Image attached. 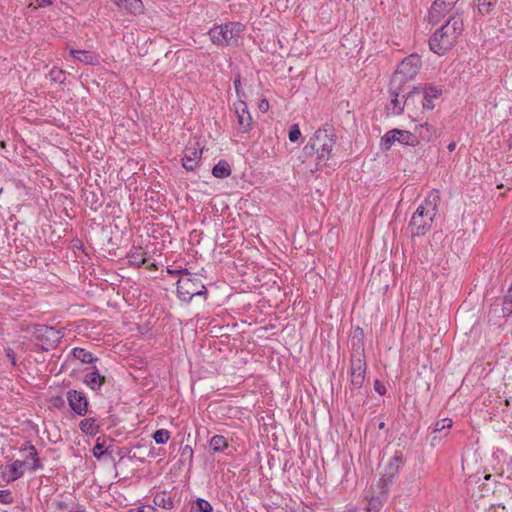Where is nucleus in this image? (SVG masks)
Segmentation results:
<instances>
[{
  "mask_svg": "<svg viewBox=\"0 0 512 512\" xmlns=\"http://www.w3.org/2000/svg\"><path fill=\"white\" fill-rule=\"evenodd\" d=\"M440 202L439 193L431 191L417 207L408 224L412 236H423L431 228L438 212Z\"/></svg>",
  "mask_w": 512,
  "mask_h": 512,
  "instance_id": "f257e3e1",
  "label": "nucleus"
},
{
  "mask_svg": "<svg viewBox=\"0 0 512 512\" xmlns=\"http://www.w3.org/2000/svg\"><path fill=\"white\" fill-rule=\"evenodd\" d=\"M462 31L463 20L459 16H451L429 39L430 49L438 55L445 54L455 45Z\"/></svg>",
  "mask_w": 512,
  "mask_h": 512,
  "instance_id": "f03ea898",
  "label": "nucleus"
},
{
  "mask_svg": "<svg viewBox=\"0 0 512 512\" xmlns=\"http://www.w3.org/2000/svg\"><path fill=\"white\" fill-rule=\"evenodd\" d=\"M334 144L335 135L331 130L318 129L303 150L307 156L316 154L317 165L322 166L330 159Z\"/></svg>",
  "mask_w": 512,
  "mask_h": 512,
  "instance_id": "7ed1b4c3",
  "label": "nucleus"
},
{
  "mask_svg": "<svg viewBox=\"0 0 512 512\" xmlns=\"http://www.w3.org/2000/svg\"><path fill=\"white\" fill-rule=\"evenodd\" d=\"M244 25L239 22H227L212 27L208 34L217 46H237L244 32Z\"/></svg>",
  "mask_w": 512,
  "mask_h": 512,
  "instance_id": "20e7f679",
  "label": "nucleus"
},
{
  "mask_svg": "<svg viewBox=\"0 0 512 512\" xmlns=\"http://www.w3.org/2000/svg\"><path fill=\"white\" fill-rule=\"evenodd\" d=\"M206 294V287L202 281L193 277L191 274L187 277H181L177 282V295L180 300L189 302L195 296Z\"/></svg>",
  "mask_w": 512,
  "mask_h": 512,
  "instance_id": "39448f33",
  "label": "nucleus"
},
{
  "mask_svg": "<svg viewBox=\"0 0 512 512\" xmlns=\"http://www.w3.org/2000/svg\"><path fill=\"white\" fill-rule=\"evenodd\" d=\"M421 68V59L416 54H411L404 58L399 64L393 78V83H402L412 80Z\"/></svg>",
  "mask_w": 512,
  "mask_h": 512,
  "instance_id": "423d86ee",
  "label": "nucleus"
},
{
  "mask_svg": "<svg viewBox=\"0 0 512 512\" xmlns=\"http://www.w3.org/2000/svg\"><path fill=\"white\" fill-rule=\"evenodd\" d=\"M361 351L353 354L350 362V385L353 389H360L365 382L367 364L364 356V348L358 347Z\"/></svg>",
  "mask_w": 512,
  "mask_h": 512,
  "instance_id": "0eeeda50",
  "label": "nucleus"
},
{
  "mask_svg": "<svg viewBox=\"0 0 512 512\" xmlns=\"http://www.w3.org/2000/svg\"><path fill=\"white\" fill-rule=\"evenodd\" d=\"M396 141L404 145L413 146L417 143V137L411 132L393 129L385 133L381 138V147L388 150Z\"/></svg>",
  "mask_w": 512,
  "mask_h": 512,
  "instance_id": "6e6552de",
  "label": "nucleus"
},
{
  "mask_svg": "<svg viewBox=\"0 0 512 512\" xmlns=\"http://www.w3.org/2000/svg\"><path fill=\"white\" fill-rule=\"evenodd\" d=\"M234 114L237 119L238 132L248 133L252 130L253 120L244 100H237L233 104Z\"/></svg>",
  "mask_w": 512,
  "mask_h": 512,
  "instance_id": "1a4fd4ad",
  "label": "nucleus"
},
{
  "mask_svg": "<svg viewBox=\"0 0 512 512\" xmlns=\"http://www.w3.org/2000/svg\"><path fill=\"white\" fill-rule=\"evenodd\" d=\"M67 402L70 409L78 416H85L89 410V401L85 393L75 389L67 391Z\"/></svg>",
  "mask_w": 512,
  "mask_h": 512,
  "instance_id": "9d476101",
  "label": "nucleus"
},
{
  "mask_svg": "<svg viewBox=\"0 0 512 512\" xmlns=\"http://www.w3.org/2000/svg\"><path fill=\"white\" fill-rule=\"evenodd\" d=\"M63 335L61 330L52 326L41 325L36 329V338L46 346L45 349L55 347L61 341Z\"/></svg>",
  "mask_w": 512,
  "mask_h": 512,
  "instance_id": "9b49d317",
  "label": "nucleus"
},
{
  "mask_svg": "<svg viewBox=\"0 0 512 512\" xmlns=\"http://www.w3.org/2000/svg\"><path fill=\"white\" fill-rule=\"evenodd\" d=\"M201 156L202 148L199 143H189L183 151L182 166L187 171H193L198 166Z\"/></svg>",
  "mask_w": 512,
  "mask_h": 512,
  "instance_id": "f8f14e48",
  "label": "nucleus"
},
{
  "mask_svg": "<svg viewBox=\"0 0 512 512\" xmlns=\"http://www.w3.org/2000/svg\"><path fill=\"white\" fill-rule=\"evenodd\" d=\"M420 91L418 88H414L411 91L404 101L400 100L398 94L393 93L392 99L390 102L391 110L394 115H400L404 111L405 106H409L410 102L413 101L416 97H420Z\"/></svg>",
  "mask_w": 512,
  "mask_h": 512,
  "instance_id": "ddd939ff",
  "label": "nucleus"
},
{
  "mask_svg": "<svg viewBox=\"0 0 512 512\" xmlns=\"http://www.w3.org/2000/svg\"><path fill=\"white\" fill-rule=\"evenodd\" d=\"M459 0H435L429 11L431 21H437L444 16Z\"/></svg>",
  "mask_w": 512,
  "mask_h": 512,
  "instance_id": "4468645a",
  "label": "nucleus"
},
{
  "mask_svg": "<svg viewBox=\"0 0 512 512\" xmlns=\"http://www.w3.org/2000/svg\"><path fill=\"white\" fill-rule=\"evenodd\" d=\"M442 90L434 85L425 86L422 92V108L423 110H432L435 107L434 100L438 99Z\"/></svg>",
  "mask_w": 512,
  "mask_h": 512,
  "instance_id": "2eb2a0df",
  "label": "nucleus"
},
{
  "mask_svg": "<svg viewBox=\"0 0 512 512\" xmlns=\"http://www.w3.org/2000/svg\"><path fill=\"white\" fill-rule=\"evenodd\" d=\"M154 506L165 510H171L175 507L174 499L170 492L157 491L153 495Z\"/></svg>",
  "mask_w": 512,
  "mask_h": 512,
  "instance_id": "dca6fc26",
  "label": "nucleus"
},
{
  "mask_svg": "<svg viewBox=\"0 0 512 512\" xmlns=\"http://www.w3.org/2000/svg\"><path fill=\"white\" fill-rule=\"evenodd\" d=\"M25 452H27V455L25 456V460L27 461L26 467L29 471L34 472L39 469H42V464L40 462V459L38 457V452L35 446L29 445L24 449Z\"/></svg>",
  "mask_w": 512,
  "mask_h": 512,
  "instance_id": "f3484780",
  "label": "nucleus"
},
{
  "mask_svg": "<svg viewBox=\"0 0 512 512\" xmlns=\"http://www.w3.org/2000/svg\"><path fill=\"white\" fill-rule=\"evenodd\" d=\"M452 424H453V422L449 418H444V419L438 420L434 424V428H433V432H432V434H433L432 445H435L436 441H439L442 438L441 432H443L444 430H449L452 427ZM445 435H447V432H445L443 434V436H445Z\"/></svg>",
  "mask_w": 512,
  "mask_h": 512,
  "instance_id": "a211bd4d",
  "label": "nucleus"
},
{
  "mask_svg": "<svg viewBox=\"0 0 512 512\" xmlns=\"http://www.w3.org/2000/svg\"><path fill=\"white\" fill-rule=\"evenodd\" d=\"M114 3L121 9L128 11L131 14H140L143 11V4L141 0H113Z\"/></svg>",
  "mask_w": 512,
  "mask_h": 512,
  "instance_id": "6ab92c4d",
  "label": "nucleus"
},
{
  "mask_svg": "<svg viewBox=\"0 0 512 512\" xmlns=\"http://www.w3.org/2000/svg\"><path fill=\"white\" fill-rule=\"evenodd\" d=\"M27 461L15 460L6 466V470L9 472L8 482L15 481L24 475V467Z\"/></svg>",
  "mask_w": 512,
  "mask_h": 512,
  "instance_id": "aec40b11",
  "label": "nucleus"
},
{
  "mask_svg": "<svg viewBox=\"0 0 512 512\" xmlns=\"http://www.w3.org/2000/svg\"><path fill=\"white\" fill-rule=\"evenodd\" d=\"M70 54L75 59L85 64L95 65L99 63V57L97 55L85 50L70 49Z\"/></svg>",
  "mask_w": 512,
  "mask_h": 512,
  "instance_id": "412c9836",
  "label": "nucleus"
},
{
  "mask_svg": "<svg viewBox=\"0 0 512 512\" xmlns=\"http://www.w3.org/2000/svg\"><path fill=\"white\" fill-rule=\"evenodd\" d=\"M104 381L105 377L100 375L98 370L87 373L83 380V382L92 390H100Z\"/></svg>",
  "mask_w": 512,
  "mask_h": 512,
  "instance_id": "4be33fe9",
  "label": "nucleus"
},
{
  "mask_svg": "<svg viewBox=\"0 0 512 512\" xmlns=\"http://www.w3.org/2000/svg\"><path fill=\"white\" fill-rule=\"evenodd\" d=\"M79 429L86 435L95 436L99 432L100 426L95 418L89 417L80 421Z\"/></svg>",
  "mask_w": 512,
  "mask_h": 512,
  "instance_id": "5701e85b",
  "label": "nucleus"
},
{
  "mask_svg": "<svg viewBox=\"0 0 512 512\" xmlns=\"http://www.w3.org/2000/svg\"><path fill=\"white\" fill-rule=\"evenodd\" d=\"M212 174L216 178H226L231 174V168L225 160H220L214 165Z\"/></svg>",
  "mask_w": 512,
  "mask_h": 512,
  "instance_id": "b1692460",
  "label": "nucleus"
},
{
  "mask_svg": "<svg viewBox=\"0 0 512 512\" xmlns=\"http://www.w3.org/2000/svg\"><path fill=\"white\" fill-rule=\"evenodd\" d=\"M72 354L77 360H80L82 363H93L94 361L97 360V358H95L92 355V353L80 347L74 348L72 350Z\"/></svg>",
  "mask_w": 512,
  "mask_h": 512,
  "instance_id": "393cba45",
  "label": "nucleus"
},
{
  "mask_svg": "<svg viewBox=\"0 0 512 512\" xmlns=\"http://www.w3.org/2000/svg\"><path fill=\"white\" fill-rule=\"evenodd\" d=\"M212 505L203 498H197L191 503L189 512H212Z\"/></svg>",
  "mask_w": 512,
  "mask_h": 512,
  "instance_id": "a878e982",
  "label": "nucleus"
},
{
  "mask_svg": "<svg viewBox=\"0 0 512 512\" xmlns=\"http://www.w3.org/2000/svg\"><path fill=\"white\" fill-rule=\"evenodd\" d=\"M418 135L423 141L429 142L432 140L435 135L436 131L435 129L430 126L428 123L422 124L419 127H417Z\"/></svg>",
  "mask_w": 512,
  "mask_h": 512,
  "instance_id": "bb28decb",
  "label": "nucleus"
},
{
  "mask_svg": "<svg viewBox=\"0 0 512 512\" xmlns=\"http://www.w3.org/2000/svg\"><path fill=\"white\" fill-rule=\"evenodd\" d=\"M401 464H402V457L399 455H395L389 459L385 471L387 473H390V476L391 475L397 476L400 472Z\"/></svg>",
  "mask_w": 512,
  "mask_h": 512,
  "instance_id": "cd10ccee",
  "label": "nucleus"
},
{
  "mask_svg": "<svg viewBox=\"0 0 512 512\" xmlns=\"http://www.w3.org/2000/svg\"><path fill=\"white\" fill-rule=\"evenodd\" d=\"M496 0H478V12L481 15H487L493 12Z\"/></svg>",
  "mask_w": 512,
  "mask_h": 512,
  "instance_id": "c85d7f7f",
  "label": "nucleus"
},
{
  "mask_svg": "<svg viewBox=\"0 0 512 512\" xmlns=\"http://www.w3.org/2000/svg\"><path fill=\"white\" fill-rule=\"evenodd\" d=\"M210 447L214 451H223L228 447V443L224 436L215 435L210 439Z\"/></svg>",
  "mask_w": 512,
  "mask_h": 512,
  "instance_id": "c756f323",
  "label": "nucleus"
},
{
  "mask_svg": "<svg viewBox=\"0 0 512 512\" xmlns=\"http://www.w3.org/2000/svg\"><path fill=\"white\" fill-rule=\"evenodd\" d=\"M152 438L157 444H165L170 439V432L166 429H159L153 433Z\"/></svg>",
  "mask_w": 512,
  "mask_h": 512,
  "instance_id": "7c9ffc66",
  "label": "nucleus"
},
{
  "mask_svg": "<svg viewBox=\"0 0 512 512\" xmlns=\"http://www.w3.org/2000/svg\"><path fill=\"white\" fill-rule=\"evenodd\" d=\"M395 477L396 476H394V475L390 476V473H387L386 471L384 472L381 479L379 480V486L381 489V493L387 492L389 486L392 484Z\"/></svg>",
  "mask_w": 512,
  "mask_h": 512,
  "instance_id": "2f4dec72",
  "label": "nucleus"
},
{
  "mask_svg": "<svg viewBox=\"0 0 512 512\" xmlns=\"http://www.w3.org/2000/svg\"><path fill=\"white\" fill-rule=\"evenodd\" d=\"M383 506V501L380 497H371L366 506V512H379Z\"/></svg>",
  "mask_w": 512,
  "mask_h": 512,
  "instance_id": "473e14b6",
  "label": "nucleus"
},
{
  "mask_svg": "<svg viewBox=\"0 0 512 512\" xmlns=\"http://www.w3.org/2000/svg\"><path fill=\"white\" fill-rule=\"evenodd\" d=\"M49 79L53 82L63 83L66 79L65 72L58 68H53L49 72Z\"/></svg>",
  "mask_w": 512,
  "mask_h": 512,
  "instance_id": "72a5a7b5",
  "label": "nucleus"
},
{
  "mask_svg": "<svg viewBox=\"0 0 512 512\" xmlns=\"http://www.w3.org/2000/svg\"><path fill=\"white\" fill-rule=\"evenodd\" d=\"M129 258H130V262L137 266H141L142 264L145 263V257L143 255V253L141 252V248H139L135 252L131 253L129 255Z\"/></svg>",
  "mask_w": 512,
  "mask_h": 512,
  "instance_id": "f704fd0d",
  "label": "nucleus"
},
{
  "mask_svg": "<svg viewBox=\"0 0 512 512\" xmlns=\"http://www.w3.org/2000/svg\"><path fill=\"white\" fill-rule=\"evenodd\" d=\"M288 137L289 140L293 143L297 142L300 139L301 131L298 124H294L291 126Z\"/></svg>",
  "mask_w": 512,
  "mask_h": 512,
  "instance_id": "c9c22d12",
  "label": "nucleus"
},
{
  "mask_svg": "<svg viewBox=\"0 0 512 512\" xmlns=\"http://www.w3.org/2000/svg\"><path fill=\"white\" fill-rule=\"evenodd\" d=\"M13 502L12 493L10 490H0V503L11 504Z\"/></svg>",
  "mask_w": 512,
  "mask_h": 512,
  "instance_id": "e433bc0d",
  "label": "nucleus"
},
{
  "mask_svg": "<svg viewBox=\"0 0 512 512\" xmlns=\"http://www.w3.org/2000/svg\"><path fill=\"white\" fill-rule=\"evenodd\" d=\"M234 89H235L236 95L238 97V100H243L244 93L242 91L240 76H237L234 79Z\"/></svg>",
  "mask_w": 512,
  "mask_h": 512,
  "instance_id": "4c0bfd02",
  "label": "nucleus"
},
{
  "mask_svg": "<svg viewBox=\"0 0 512 512\" xmlns=\"http://www.w3.org/2000/svg\"><path fill=\"white\" fill-rule=\"evenodd\" d=\"M104 449V444L97 442L96 445L93 447V456L97 459H100L105 453Z\"/></svg>",
  "mask_w": 512,
  "mask_h": 512,
  "instance_id": "58836bf2",
  "label": "nucleus"
},
{
  "mask_svg": "<svg viewBox=\"0 0 512 512\" xmlns=\"http://www.w3.org/2000/svg\"><path fill=\"white\" fill-rule=\"evenodd\" d=\"M167 273L172 275V276H177V275H180L181 277L190 276V272L186 268H183V269H168Z\"/></svg>",
  "mask_w": 512,
  "mask_h": 512,
  "instance_id": "ea45409f",
  "label": "nucleus"
},
{
  "mask_svg": "<svg viewBox=\"0 0 512 512\" xmlns=\"http://www.w3.org/2000/svg\"><path fill=\"white\" fill-rule=\"evenodd\" d=\"M374 389L377 393H379L380 395H384L386 393V388L385 386L379 381V380H376L374 382Z\"/></svg>",
  "mask_w": 512,
  "mask_h": 512,
  "instance_id": "a19ab883",
  "label": "nucleus"
},
{
  "mask_svg": "<svg viewBox=\"0 0 512 512\" xmlns=\"http://www.w3.org/2000/svg\"><path fill=\"white\" fill-rule=\"evenodd\" d=\"M5 354H6V357L10 360L11 364L15 366L16 365V357H15L14 351L11 348H7V349H5Z\"/></svg>",
  "mask_w": 512,
  "mask_h": 512,
  "instance_id": "79ce46f5",
  "label": "nucleus"
},
{
  "mask_svg": "<svg viewBox=\"0 0 512 512\" xmlns=\"http://www.w3.org/2000/svg\"><path fill=\"white\" fill-rule=\"evenodd\" d=\"M51 403L54 407L60 408L64 405V399L61 396H56L51 399Z\"/></svg>",
  "mask_w": 512,
  "mask_h": 512,
  "instance_id": "37998d69",
  "label": "nucleus"
},
{
  "mask_svg": "<svg viewBox=\"0 0 512 512\" xmlns=\"http://www.w3.org/2000/svg\"><path fill=\"white\" fill-rule=\"evenodd\" d=\"M258 107L261 112H267L269 109V102L266 99H262Z\"/></svg>",
  "mask_w": 512,
  "mask_h": 512,
  "instance_id": "c03bdc74",
  "label": "nucleus"
},
{
  "mask_svg": "<svg viewBox=\"0 0 512 512\" xmlns=\"http://www.w3.org/2000/svg\"><path fill=\"white\" fill-rule=\"evenodd\" d=\"M52 4V1L51 0H36L35 2V8H38V7H46V6H49Z\"/></svg>",
  "mask_w": 512,
  "mask_h": 512,
  "instance_id": "a18cd8bd",
  "label": "nucleus"
},
{
  "mask_svg": "<svg viewBox=\"0 0 512 512\" xmlns=\"http://www.w3.org/2000/svg\"><path fill=\"white\" fill-rule=\"evenodd\" d=\"M55 504L57 509L60 511L67 510L69 507L68 503H66L65 501H57Z\"/></svg>",
  "mask_w": 512,
  "mask_h": 512,
  "instance_id": "49530a36",
  "label": "nucleus"
},
{
  "mask_svg": "<svg viewBox=\"0 0 512 512\" xmlns=\"http://www.w3.org/2000/svg\"><path fill=\"white\" fill-rule=\"evenodd\" d=\"M186 453H189L190 457L193 455V450L189 445H186L182 450V455H185Z\"/></svg>",
  "mask_w": 512,
  "mask_h": 512,
  "instance_id": "de8ad7c7",
  "label": "nucleus"
},
{
  "mask_svg": "<svg viewBox=\"0 0 512 512\" xmlns=\"http://www.w3.org/2000/svg\"><path fill=\"white\" fill-rule=\"evenodd\" d=\"M69 512H86L85 508L81 505H76L73 509H71Z\"/></svg>",
  "mask_w": 512,
  "mask_h": 512,
  "instance_id": "09e8293b",
  "label": "nucleus"
},
{
  "mask_svg": "<svg viewBox=\"0 0 512 512\" xmlns=\"http://www.w3.org/2000/svg\"><path fill=\"white\" fill-rule=\"evenodd\" d=\"M127 512H148L145 506L129 509Z\"/></svg>",
  "mask_w": 512,
  "mask_h": 512,
  "instance_id": "8fccbe9b",
  "label": "nucleus"
},
{
  "mask_svg": "<svg viewBox=\"0 0 512 512\" xmlns=\"http://www.w3.org/2000/svg\"><path fill=\"white\" fill-rule=\"evenodd\" d=\"M456 148V143L455 142H451L450 144H448L447 146V149L449 152H453Z\"/></svg>",
  "mask_w": 512,
  "mask_h": 512,
  "instance_id": "3c124183",
  "label": "nucleus"
},
{
  "mask_svg": "<svg viewBox=\"0 0 512 512\" xmlns=\"http://www.w3.org/2000/svg\"><path fill=\"white\" fill-rule=\"evenodd\" d=\"M146 511H148V512H156V509H155L154 506H147L146 507Z\"/></svg>",
  "mask_w": 512,
  "mask_h": 512,
  "instance_id": "603ef678",
  "label": "nucleus"
},
{
  "mask_svg": "<svg viewBox=\"0 0 512 512\" xmlns=\"http://www.w3.org/2000/svg\"><path fill=\"white\" fill-rule=\"evenodd\" d=\"M294 512H306L305 508H299L298 510H295Z\"/></svg>",
  "mask_w": 512,
  "mask_h": 512,
  "instance_id": "864d4df0",
  "label": "nucleus"
},
{
  "mask_svg": "<svg viewBox=\"0 0 512 512\" xmlns=\"http://www.w3.org/2000/svg\"><path fill=\"white\" fill-rule=\"evenodd\" d=\"M383 426H384V423L382 422V423H380L379 428H383Z\"/></svg>",
  "mask_w": 512,
  "mask_h": 512,
  "instance_id": "5fc2aeb1",
  "label": "nucleus"
},
{
  "mask_svg": "<svg viewBox=\"0 0 512 512\" xmlns=\"http://www.w3.org/2000/svg\"><path fill=\"white\" fill-rule=\"evenodd\" d=\"M509 297H512V295L507 296V298H506V299H508Z\"/></svg>",
  "mask_w": 512,
  "mask_h": 512,
  "instance_id": "6e6d98bb",
  "label": "nucleus"
}]
</instances>
